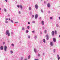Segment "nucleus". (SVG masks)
Here are the masks:
<instances>
[{
    "label": "nucleus",
    "instance_id": "nucleus-1",
    "mask_svg": "<svg viewBox=\"0 0 60 60\" xmlns=\"http://www.w3.org/2000/svg\"><path fill=\"white\" fill-rule=\"evenodd\" d=\"M6 35H8V37H9L10 35V34L9 30H7L6 32Z\"/></svg>",
    "mask_w": 60,
    "mask_h": 60
},
{
    "label": "nucleus",
    "instance_id": "nucleus-2",
    "mask_svg": "<svg viewBox=\"0 0 60 60\" xmlns=\"http://www.w3.org/2000/svg\"><path fill=\"white\" fill-rule=\"evenodd\" d=\"M7 49V46H6L5 45L4 46V50L5 51H6V49Z\"/></svg>",
    "mask_w": 60,
    "mask_h": 60
},
{
    "label": "nucleus",
    "instance_id": "nucleus-3",
    "mask_svg": "<svg viewBox=\"0 0 60 60\" xmlns=\"http://www.w3.org/2000/svg\"><path fill=\"white\" fill-rule=\"evenodd\" d=\"M35 8L36 9H37L38 8V5L36 4L35 6Z\"/></svg>",
    "mask_w": 60,
    "mask_h": 60
},
{
    "label": "nucleus",
    "instance_id": "nucleus-4",
    "mask_svg": "<svg viewBox=\"0 0 60 60\" xmlns=\"http://www.w3.org/2000/svg\"><path fill=\"white\" fill-rule=\"evenodd\" d=\"M50 45L51 46H53V42H50Z\"/></svg>",
    "mask_w": 60,
    "mask_h": 60
},
{
    "label": "nucleus",
    "instance_id": "nucleus-5",
    "mask_svg": "<svg viewBox=\"0 0 60 60\" xmlns=\"http://www.w3.org/2000/svg\"><path fill=\"white\" fill-rule=\"evenodd\" d=\"M47 6L49 8H50V4L49 3H48L47 4Z\"/></svg>",
    "mask_w": 60,
    "mask_h": 60
},
{
    "label": "nucleus",
    "instance_id": "nucleus-6",
    "mask_svg": "<svg viewBox=\"0 0 60 60\" xmlns=\"http://www.w3.org/2000/svg\"><path fill=\"white\" fill-rule=\"evenodd\" d=\"M52 36L54 35V31H52Z\"/></svg>",
    "mask_w": 60,
    "mask_h": 60
},
{
    "label": "nucleus",
    "instance_id": "nucleus-7",
    "mask_svg": "<svg viewBox=\"0 0 60 60\" xmlns=\"http://www.w3.org/2000/svg\"><path fill=\"white\" fill-rule=\"evenodd\" d=\"M0 49L1 50H3V49H4V47H3V46H1L0 47Z\"/></svg>",
    "mask_w": 60,
    "mask_h": 60
},
{
    "label": "nucleus",
    "instance_id": "nucleus-8",
    "mask_svg": "<svg viewBox=\"0 0 60 60\" xmlns=\"http://www.w3.org/2000/svg\"><path fill=\"white\" fill-rule=\"evenodd\" d=\"M46 39L47 40H49V36H48V35H46Z\"/></svg>",
    "mask_w": 60,
    "mask_h": 60
},
{
    "label": "nucleus",
    "instance_id": "nucleus-9",
    "mask_svg": "<svg viewBox=\"0 0 60 60\" xmlns=\"http://www.w3.org/2000/svg\"><path fill=\"white\" fill-rule=\"evenodd\" d=\"M37 49L35 48L34 49V51L35 53H37Z\"/></svg>",
    "mask_w": 60,
    "mask_h": 60
},
{
    "label": "nucleus",
    "instance_id": "nucleus-10",
    "mask_svg": "<svg viewBox=\"0 0 60 60\" xmlns=\"http://www.w3.org/2000/svg\"><path fill=\"white\" fill-rule=\"evenodd\" d=\"M53 40L54 42L56 41V38H53Z\"/></svg>",
    "mask_w": 60,
    "mask_h": 60
},
{
    "label": "nucleus",
    "instance_id": "nucleus-11",
    "mask_svg": "<svg viewBox=\"0 0 60 60\" xmlns=\"http://www.w3.org/2000/svg\"><path fill=\"white\" fill-rule=\"evenodd\" d=\"M20 8L21 9V10H23V8L22 7V5H20Z\"/></svg>",
    "mask_w": 60,
    "mask_h": 60
},
{
    "label": "nucleus",
    "instance_id": "nucleus-12",
    "mask_svg": "<svg viewBox=\"0 0 60 60\" xmlns=\"http://www.w3.org/2000/svg\"><path fill=\"white\" fill-rule=\"evenodd\" d=\"M38 17V15L36 14L35 15V19H36Z\"/></svg>",
    "mask_w": 60,
    "mask_h": 60
},
{
    "label": "nucleus",
    "instance_id": "nucleus-13",
    "mask_svg": "<svg viewBox=\"0 0 60 60\" xmlns=\"http://www.w3.org/2000/svg\"><path fill=\"white\" fill-rule=\"evenodd\" d=\"M41 24L42 25H44V21H42L41 22Z\"/></svg>",
    "mask_w": 60,
    "mask_h": 60
},
{
    "label": "nucleus",
    "instance_id": "nucleus-14",
    "mask_svg": "<svg viewBox=\"0 0 60 60\" xmlns=\"http://www.w3.org/2000/svg\"><path fill=\"white\" fill-rule=\"evenodd\" d=\"M43 42H44V43H45V39H43Z\"/></svg>",
    "mask_w": 60,
    "mask_h": 60
},
{
    "label": "nucleus",
    "instance_id": "nucleus-15",
    "mask_svg": "<svg viewBox=\"0 0 60 60\" xmlns=\"http://www.w3.org/2000/svg\"><path fill=\"white\" fill-rule=\"evenodd\" d=\"M55 34H57V31L56 30H55Z\"/></svg>",
    "mask_w": 60,
    "mask_h": 60
},
{
    "label": "nucleus",
    "instance_id": "nucleus-16",
    "mask_svg": "<svg viewBox=\"0 0 60 60\" xmlns=\"http://www.w3.org/2000/svg\"><path fill=\"white\" fill-rule=\"evenodd\" d=\"M19 14H21V11H18Z\"/></svg>",
    "mask_w": 60,
    "mask_h": 60
},
{
    "label": "nucleus",
    "instance_id": "nucleus-17",
    "mask_svg": "<svg viewBox=\"0 0 60 60\" xmlns=\"http://www.w3.org/2000/svg\"><path fill=\"white\" fill-rule=\"evenodd\" d=\"M29 9L30 11H31V7H29Z\"/></svg>",
    "mask_w": 60,
    "mask_h": 60
},
{
    "label": "nucleus",
    "instance_id": "nucleus-18",
    "mask_svg": "<svg viewBox=\"0 0 60 60\" xmlns=\"http://www.w3.org/2000/svg\"><path fill=\"white\" fill-rule=\"evenodd\" d=\"M56 26L57 27H59V25L57 24H56Z\"/></svg>",
    "mask_w": 60,
    "mask_h": 60
},
{
    "label": "nucleus",
    "instance_id": "nucleus-19",
    "mask_svg": "<svg viewBox=\"0 0 60 60\" xmlns=\"http://www.w3.org/2000/svg\"><path fill=\"white\" fill-rule=\"evenodd\" d=\"M11 45L12 47H14V45L13 44H11Z\"/></svg>",
    "mask_w": 60,
    "mask_h": 60
},
{
    "label": "nucleus",
    "instance_id": "nucleus-20",
    "mask_svg": "<svg viewBox=\"0 0 60 60\" xmlns=\"http://www.w3.org/2000/svg\"><path fill=\"white\" fill-rule=\"evenodd\" d=\"M30 55H29L28 56V59H29L30 58Z\"/></svg>",
    "mask_w": 60,
    "mask_h": 60
},
{
    "label": "nucleus",
    "instance_id": "nucleus-21",
    "mask_svg": "<svg viewBox=\"0 0 60 60\" xmlns=\"http://www.w3.org/2000/svg\"><path fill=\"white\" fill-rule=\"evenodd\" d=\"M10 52L11 54H13V51H11Z\"/></svg>",
    "mask_w": 60,
    "mask_h": 60
},
{
    "label": "nucleus",
    "instance_id": "nucleus-22",
    "mask_svg": "<svg viewBox=\"0 0 60 60\" xmlns=\"http://www.w3.org/2000/svg\"><path fill=\"white\" fill-rule=\"evenodd\" d=\"M5 22L6 23H8V21L7 20H5Z\"/></svg>",
    "mask_w": 60,
    "mask_h": 60
},
{
    "label": "nucleus",
    "instance_id": "nucleus-23",
    "mask_svg": "<svg viewBox=\"0 0 60 60\" xmlns=\"http://www.w3.org/2000/svg\"><path fill=\"white\" fill-rule=\"evenodd\" d=\"M28 37L29 39H30V36L29 35H28Z\"/></svg>",
    "mask_w": 60,
    "mask_h": 60
},
{
    "label": "nucleus",
    "instance_id": "nucleus-24",
    "mask_svg": "<svg viewBox=\"0 0 60 60\" xmlns=\"http://www.w3.org/2000/svg\"><path fill=\"white\" fill-rule=\"evenodd\" d=\"M53 19V18H52V17H50V19Z\"/></svg>",
    "mask_w": 60,
    "mask_h": 60
},
{
    "label": "nucleus",
    "instance_id": "nucleus-25",
    "mask_svg": "<svg viewBox=\"0 0 60 60\" xmlns=\"http://www.w3.org/2000/svg\"><path fill=\"white\" fill-rule=\"evenodd\" d=\"M27 28L28 29H29V28H30V26H27Z\"/></svg>",
    "mask_w": 60,
    "mask_h": 60
},
{
    "label": "nucleus",
    "instance_id": "nucleus-26",
    "mask_svg": "<svg viewBox=\"0 0 60 60\" xmlns=\"http://www.w3.org/2000/svg\"><path fill=\"white\" fill-rule=\"evenodd\" d=\"M46 28V27H43V29H45Z\"/></svg>",
    "mask_w": 60,
    "mask_h": 60
},
{
    "label": "nucleus",
    "instance_id": "nucleus-27",
    "mask_svg": "<svg viewBox=\"0 0 60 60\" xmlns=\"http://www.w3.org/2000/svg\"><path fill=\"white\" fill-rule=\"evenodd\" d=\"M26 33H28V30H26Z\"/></svg>",
    "mask_w": 60,
    "mask_h": 60
},
{
    "label": "nucleus",
    "instance_id": "nucleus-28",
    "mask_svg": "<svg viewBox=\"0 0 60 60\" xmlns=\"http://www.w3.org/2000/svg\"><path fill=\"white\" fill-rule=\"evenodd\" d=\"M22 30H25V29H24V27L22 28Z\"/></svg>",
    "mask_w": 60,
    "mask_h": 60
},
{
    "label": "nucleus",
    "instance_id": "nucleus-29",
    "mask_svg": "<svg viewBox=\"0 0 60 60\" xmlns=\"http://www.w3.org/2000/svg\"><path fill=\"white\" fill-rule=\"evenodd\" d=\"M10 21L11 22V23H13V21L12 20H11Z\"/></svg>",
    "mask_w": 60,
    "mask_h": 60
},
{
    "label": "nucleus",
    "instance_id": "nucleus-30",
    "mask_svg": "<svg viewBox=\"0 0 60 60\" xmlns=\"http://www.w3.org/2000/svg\"><path fill=\"white\" fill-rule=\"evenodd\" d=\"M34 38L35 39L37 38V36H35L34 37Z\"/></svg>",
    "mask_w": 60,
    "mask_h": 60
},
{
    "label": "nucleus",
    "instance_id": "nucleus-31",
    "mask_svg": "<svg viewBox=\"0 0 60 60\" xmlns=\"http://www.w3.org/2000/svg\"><path fill=\"white\" fill-rule=\"evenodd\" d=\"M23 59V57H21V58L20 60H22Z\"/></svg>",
    "mask_w": 60,
    "mask_h": 60
},
{
    "label": "nucleus",
    "instance_id": "nucleus-32",
    "mask_svg": "<svg viewBox=\"0 0 60 60\" xmlns=\"http://www.w3.org/2000/svg\"><path fill=\"white\" fill-rule=\"evenodd\" d=\"M41 11L42 13L43 12V10L42 9L41 10Z\"/></svg>",
    "mask_w": 60,
    "mask_h": 60
},
{
    "label": "nucleus",
    "instance_id": "nucleus-33",
    "mask_svg": "<svg viewBox=\"0 0 60 60\" xmlns=\"http://www.w3.org/2000/svg\"><path fill=\"white\" fill-rule=\"evenodd\" d=\"M35 23V22L34 21H32V23Z\"/></svg>",
    "mask_w": 60,
    "mask_h": 60
},
{
    "label": "nucleus",
    "instance_id": "nucleus-34",
    "mask_svg": "<svg viewBox=\"0 0 60 60\" xmlns=\"http://www.w3.org/2000/svg\"><path fill=\"white\" fill-rule=\"evenodd\" d=\"M45 33L46 34V33H47V30H45Z\"/></svg>",
    "mask_w": 60,
    "mask_h": 60
},
{
    "label": "nucleus",
    "instance_id": "nucleus-35",
    "mask_svg": "<svg viewBox=\"0 0 60 60\" xmlns=\"http://www.w3.org/2000/svg\"><path fill=\"white\" fill-rule=\"evenodd\" d=\"M54 53H55V52H56V49H54Z\"/></svg>",
    "mask_w": 60,
    "mask_h": 60
},
{
    "label": "nucleus",
    "instance_id": "nucleus-36",
    "mask_svg": "<svg viewBox=\"0 0 60 60\" xmlns=\"http://www.w3.org/2000/svg\"><path fill=\"white\" fill-rule=\"evenodd\" d=\"M57 58H58V57H59V55H57Z\"/></svg>",
    "mask_w": 60,
    "mask_h": 60
},
{
    "label": "nucleus",
    "instance_id": "nucleus-37",
    "mask_svg": "<svg viewBox=\"0 0 60 60\" xmlns=\"http://www.w3.org/2000/svg\"><path fill=\"white\" fill-rule=\"evenodd\" d=\"M40 34H42V32H41V31H40Z\"/></svg>",
    "mask_w": 60,
    "mask_h": 60
},
{
    "label": "nucleus",
    "instance_id": "nucleus-38",
    "mask_svg": "<svg viewBox=\"0 0 60 60\" xmlns=\"http://www.w3.org/2000/svg\"><path fill=\"white\" fill-rule=\"evenodd\" d=\"M34 15H32V18H34Z\"/></svg>",
    "mask_w": 60,
    "mask_h": 60
},
{
    "label": "nucleus",
    "instance_id": "nucleus-39",
    "mask_svg": "<svg viewBox=\"0 0 60 60\" xmlns=\"http://www.w3.org/2000/svg\"><path fill=\"white\" fill-rule=\"evenodd\" d=\"M9 20V19L8 18H7L6 19H5V20Z\"/></svg>",
    "mask_w": 60,
    "mask_h": 60
},
{
    "label": "nucleus",
    "instance_id": "nucleus-40",
    "mask_svg": "<svg viewBox=\"0 0 60 60\" xmlns=\"http://www.w3.org/2000/svg\"><path fill=\"white\" fill-rule=\"evenodd\" d=\"M50 12H50V11H48V13L49 14L50 13Z\"/></svg>",
    "mask_w": 60,
    "mask_h": 60
},
{
    "label": "nucleus",
    "instance_id": "nucleus-41",
    "mask_svg": "<svg viewBox=\"0 0 60 60\" xmlns=\"http://www.w3.org/2000/svg\"><path fill=\"white\" fill-rule=\"evenodd\" d=\"M17 7L18 8H19V5H17Z\"/></svg>",
    "mask_w": 60,
    "mask_h": 60
},
{
    "label": "nucleus",
    "instance_id": "nucleus-42",
    "mask_svg": "<svg viewBox=\"0 0 60 60\" xmlns=\"http://www.w3.org/2000/svg\"><path fill=\"white\" fill-rule=\"evenodd\" d=\"M38 56H40V54H38Z\"/></svg>",
    "mask_w": 60,
    "mask_h": 60
},
{
    "label": "nucleus",
    "instance_id": "nucleus-43",
    "mask_svg": "<svg viewBox=\"0 0 60 60\" xmlns=\"http://www.w3.org/2000/svg\"><path fill=\"white\" fill-rule=\"evenodd\" d=\"M60 57H58V60H59L60 59Z\"/></svg>",
    "mask_w": 60,
    "mask_h": 60
},
{
    "label": "nucleus",
    "instance_id": "nucleus-44",
    "mask_svg": "<svg viewBox=\"0 0 60 60\" xmlns=\"http://www.w3.org/2000/svg\"><path fill=\"white\" fill-rule=\"evenodd\" d=\"M4 10L5 11H6V9H4Z\"/></svg>",
    "mask_w": 60,
    "mask_h": 60
},
{
    "label": "nucleus",
    "instance_id": "nucleus-45",
    "mask_svg": "<svg viewBox=\"0 0 60 60\" xmlns=\"http://www.w3.org/2000/svg\"><path fill=\"white\" fill-rule=\"evenodd\" d=\"M32 32L33 33H34V31H32Z\"/></svg>",
    "mask_w": 60,
    "mask_h": 60
},
{
    "label": "nucleus",
    "instance_id": "nucleus-46",
    "mask_svg": "<svg viewBox=\"0 0 60 60\" xmlns=\"http://www.w3.org/2000/svg\"><path fill=\"white\" fill-rule=\"evenodd\" d=\"M10 16V15H8L7 16V17H9Z\"/></svg>",
    "mask_w": 60,
    "mask_h": 60
},
{
    "label": "nucleus",
    "instance_id": "nucleus-47",
    "mask_svg": "<svg viewBox=\"0 0 60 60\" xmlns=\"http://www.w3.org/2000/svg\"><path fill=\"white\" fill-rule=\"evenodd\" d=\"M11 34H13V32H11Z\"/></svg>",
    "mask_w": 60,
    "mask_h": 60
},
{
    "label": "nucleus",
    "instance_id": "nucleus-48",
    "mask_svg": "<svg viewBox=\"0 0 60 60\" xmlns=\"http://www.w3.org/2000/svg\"><path fill=\"white\" fill-rule=\"evenodd\" d=\"M39 19H41V17H40L39 18Z\"/></svg>",
    "mask_w": 60,
    "mask_h": 60
},
{
    "label": "nucleus",
    "instance_id": "nucleus-49",
    "mask_svg": "<svg viewBox=\"0 0 60 60\" xmlns=\"http://www.w3.org/2000/svg\"><path fill=\"white\" fill-rule=\"evenodd\" d=\"M28 24L29 25V24H30V22H28Z\"/></svg>",
    "mask_w": 60,
    "mask_h": 60
},
{
    "label": "nucleus",
    "instance_id": "nucleus-50",
    "mask_svg": "<svg viewBox=\"0 0 60 60\" xmlns=\"http://www.w3.org/2000/svg\"><path fill=\"white\" fill-rule=\"evenodd\" d=\"M3 44H5V42H3Z\"/></svg>",
    "mask_w": 60,
    "mask_h": 60
},
{
    "label": "nucleus",
    "instance_id": "nucleus-51",
    "mask_svg": "<svg viewBox=\"0 0 60 60\" xmlns=\"http://www.w3.org/2000/svg\"><path fill=\"white\" fill-rule=\"evenodd\" d=\"M18 22H15V23H16V24H17Z\"/></svg>",
    "mask_w": 60,
    "mask_h": 60
},
{
    "label": "nucleus",
    "instance_id": "nucleus-52",
    "mask_svg": "<svg viewBox=\"0 0 60 60\" xmlns=\"http://www.w3.org/2000/svg\"><path fill=\"white\" fill-rule=\"evenodd\" d=\"M44 54H45L44 53H43V56H44Z\"/></svg>",
    "mask_w": 60,
    "mask_h": 60
},
{
    "label": "nucleus",
    "instance_id": "nucleus-53",
    "mask_svg": "<svg viewBox=\"0 0 60 60\" xmlns=\"http://www.w3.org/2000/svg\"><path fill=\"white\" fill-rule=\"evenodd\" d=\"M7 0H5V1L6 2H7Z\"/></svg>",
    "mask_w": 60,
    "mask_h": 60
},
{
    "label": "nucleus",
    "instance_id": "nucleus-54",
    "mask_svg": "<svg viewBox=\"0 0 60 60\" xmlns=\"http://www.w3.org/2000/svg\"><path fill=\"white\" fill-rule=\"evenodd\" d=\"M44 3L45 4H46V1H44Z\"/></svg>",
    "mask_w": 60,
    "mask_h": 60
},
{
    "label": "nucleus",
    "instance_id": "nucleus-55",
    "mask_svg": "<svg viewBox=\"0 0 60 60\" xmlns=\"http://www.w3.org/2000/svg\"><path fill=\"white\" fill-rule=\"evenodd\" d=\"M34 60H38V59H34Z\"/></svg>",
    "mask_w": 60,
    "mask_h": 60
},
{
    "label": "nucleus",
    "instance_id": "nucleus-56",
    "mask_svg": "<svg viewBox=\"0 0 60 60\" xmlns=\"http://www.w3.org/2000/svg\"><path fill=\"white\" fill-rule=\"evenodd\" d=\"M19 42H20V43H21V41H20Z\"/></svg>",
    "mask_w": 60,
    "mask_h": 60
},
{
    "label": "nucleus",
    "instance_id": "nucleus-57",
    "mask_svg": "<svg viewBox=\"0 0 60 60\" xmlns=\"http://www.w3.org/2000/svg\"><path fill=\"white\" fill-rule=\"evenodd\" d=\"M15 4H17V1H15Z\"/></svg>",
    "mask_w": 60,
    "mask_h": 60
},
{
    "label": "nucleus",
    "instance_id": "nucleus-58",
    "mask_svg": "<svg viewBox=\"0 0 60 60\" xmlns=\"http://www.w3.org/2000/svg\"><path fill=\"white\" fill-rule=\"evenodd\" d=\"M59 19H60V17H59Z\"/></svg>",
    "mask_w": 60,
    "mask_h": 60
},
{
    "label": "nucleus",
    "instance_id": "nucleus-59",
    "mask_svg": "<svg viewBox=\"0 0 60 60\" xmlns=\"http://www.w3.org/2000/svg\"><path fill=\"white\" fill-rule=\"evenodd\" d=\"M2 10V9L1 8H0V10Z\"/></svg>",
    "mask_w": 60,
    "mask_h": 60
},
{
    "label": "nucleus",
    "instance_id": "nucleus-60",
    "mask_svg": "<svg viewBox=\"0 0 60 60\" xmlns=\"http://www.w3.org/2000/svg\"><path fill=\"white\" fill-rule=\"evenodd\" d=\"M9 19L10 20H11V19H10V18H9Z\"/></svg>",
    "mask_w": 60,
    "mask_h": 60
},
{
    "label": "nucleus",
    "instance_id": "nucleus-61",
    "mask_svg": "<svg viewBox=\"0 0 60 60\" xmlns=\"http://www.w3.org/2000/svg\"><path fill=\"white\" fill-rule=\"evenodd\" d=\"M59 37L60 38V35H59Z\"/></svg>",
    "mask_w": 60,
    "mask_h": 60
},
{
    "label": "nucleus",
    "instance_id": "nucleus-62",
    "mask_svg": "<svg viewBox=\"0 0 60 60\" xmlns=\"http://www.w3.org/2000/svg\"><path fill=\"white\" fill-rule=\"evenodd\" d=\"M24 60H27L26 59H25Z\"/></svg>",
    "mask_w": 60,
    "mask_h": 60
},
{
    "label": "nucleus",
    "instance_id": "nucleus-63",
    "mask_svg": "<svg viewBox=\"0 0 60 60\" xmlns=\"http://www.w3.org/2000/svg\"><path fill=\"white\" fill-rule=\"evenodd\" d=\"M47 0V1H49V0Z\"/></svg>",
    "mask_w": 60,
    "mask_h": 60
},
{
    "label": "nucleus",
    "instance_id": "nucleus-64",
    "mask_svg": "<svg viewBox=\"0 0 60 60\" xmlns=\"http://www.w3.org/2000/svg\"><path fill=\"white\" fill-rule=\"evenodd\" d=\"M41 1H42V0H41Z\"/></svg>",
    "mask_w": 60,
    "mask_h": 60
}]
</instances>
